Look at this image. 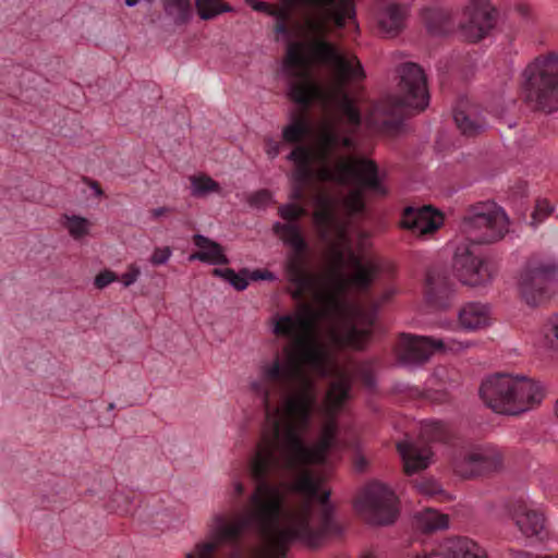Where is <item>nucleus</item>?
I'll return each mask as SVG.
<instances>
[{
	"mask_svg": "<svg viewBox=\"0 0 558 558\" xmlns=\"http://www.w3.org/2000/svg\"><path fill=\"white\" fill-rule=\"evenodd\" d=\"M279 216L287 221H295L306 214V210L296 204H286L278 209Z\"/></svg>",
	"mask_w": 558,
	"mask_h": 558,
	"instance_id": "09e8293b",
	"label": "nucleus"
},
{
	"mask_svg": "<svg viewBox=\"0 0 558 558\" xmlns=\"http://www.w3.org/2000/svg\"><path fill=\"white\" fill-rule=\"evenodd\" d=\"M61 225L68 230L69 234L75 241H82L85 236H87L93 227L90 220L77 215L68 214H64L61 217Z\"/></svg>",
	"mask_w": 558,
	"mask_h": 558,
	"instance_id": "e433bc0d",
	"label": "nucleus"
},
{
	"mask_svg": "<svg viewBox=\"0 0 558 558\" xmlns=\"http://www.w3.org/2000/svg\"><path fill=\"white\" fill-rule=\"evenodd\" d=\"M558 267L551 263L531 259L519 280L522 298L531 306H537L549 298V289Z\"/></svg>",
	"mask_w": 558,
	"mask_h": 558,
	"instance_id": "4468645a",
	"label": "nucleus"
},
{
	"mask_svg": "<svg viewBox=\"0 0 558 558\" xmlns=\"http://www.w3.org/2000/svg\"><path fill=\"white\" fill-rule=\"evenodd\" d=\"M347 241V235L339 240L336 233H331L330 240L325 241L328 244L327 257L329 260L328 279L332 282L333 289L331 290H319L314 293V300L319 304L315 311H322L324 308V302L319 299L320 295L331 294L337 300L339 308L336 313L329 316L322 317L323 319L335 320L341 317L347 307V303L341 299L340 294L345 290V281L341 275V269L345 265V254L342 250V244Z\"/></svg>",
	"mask_w": 558,
	"mask_h": 558,
	"instance_id": "2eb2a0df",
	"label": "nucleus"
},
{
	"mask_svg": "<svg viewBox=\"0 0 558 558\" xmlns=\"http://www.w3.org/2000/svg\"><path fill=\"white\" fill-rule=\"evenodd\" d=\"M276 232L282 233V240L289 244L294 252L304 253L307 244L302 236L299 227L291 223H276L274 227Z\"/></svg>",
	"mask_w": 558,
	"mask_h": 558,
	"instance_id": "58836bf2",
	"label": "nucleus"
},
{
	"mask_svg": "<svg viewBox=\"0 0 558 558\" xmlns=\"http://www.w3.org/2000/svg\"><path fill=\"white\" fill-rule=\"evenodd\" d=\"M313 141L318 146L322 157L326 156L331 165L337 158H353L352 156H342L339 154L341 147L351 148L353 146L352 138L342 136L329 124L322 125L314 134Z\"/></svg>",
	"mask_w": 558,
	"mask_h": 558,
	"instance_id": "5701e85b",
	"label": "nucleus"
},
{
	"mask_svg": "<svg viewBox=\"0 0 558 558\" xmlns=\"http://www.w3.org/2000/svg\"><path fill=\"white\" fill-rule=\"evenodd\" d=\"M420 493L427 496H435L442 493L440 485L433 480L422 481L416 485Z\"/></svg>",
	"mask_w": 558,
	"mask_h": 558,
	"instance_id": "8fccbe9b",
	"label": "nucleus"
},
{
	"mask_svg": "<svg viewBox=\"0 0 558 558\" xmlns=\"http://www.w3.org/2000/svg\"><path fill=\"white\" fill-rule=\"evenodd\" d=\"M271 199V194L267 190H260L256 193H254L248 202L252 206L260 207L266 206Z\"/></svg>",
	"mask_w": 558,
	"mask_h": 558,
	"instance_id": "5fc2aeb1",
	"label": "nucleus"
},
{
	"mask_svg": "<svg viewBox=\"0 0 558 558\" xmlns=\"http://www.w3.org/2000/svg\"><path fill=\"white\" fill-rule=\"evenodd\" d=\"M351 379L347 375H340L332 380L325 398L326 411L329 415L337 413L349 399Z\"/></svg>",
	"mask_w": 558,
	"mask_h": 558,
	"instance_id": "c756f323",
	"label": "nucleus"
},
{
	"mask_svg": "<svg viewBox=\"0 0 558 558\" xmlns=\"http://www.w3.org/2000/svg\"><path fill=\"white\" fill-rule=\"evenodd\" d=\"M305 47L308 49L310 58H306L310 62L331 64L338 53L335 45L325 39H313L307 46L304 45V48Z\"/></svg>",
	"mask_w": 558,
	"mask_h": 558,
	"instance_id": "72a5a7b5",
	"label": "nucleus"
},
{
	"mask_svg": "<svg viewBox=\"0 0 558 558\" xmlns=\"http://www.w3.org/2000/svg\"><path fill=\"white\" fill-rule=\"evenodd\" d=\"M442 558H484L483 549L468 537H449L438 547Z\"/></svg>",
	"mask_w": 558,
	"mask_h": 558,
	"instance_id": "a878e982",
	"label": "nucleus"
},
{
	"mask_svg": "<svg viewBox=\"0 0 558 558\" xmlns=\"http://www.w3.org/2000/svg\"><path fill=\"white\" fill-rule=\"evenodd\" d=\"M255 487L248 497L244 512L234 521L227 522L221 515L216 517L213 539L196 547V557L187 554L185 558H213V553L222 544H235L250 526L264 538L263 551L256 558H286L295 537H304L313 544L302 527L281 529L283 496L280 487L270 481L254 480Z\"/></svg>",
	"mask_w": 558,
	"mask_h": 558,
	"instance_id": "f03ea898",
	"label": "nucleus"
},
{
	"mask_svg": "<svg viewBox=\"0 0 558 558\" xmlns=\"http://www.w3.org/2000/svg\"><path fill=\"white\" fill-rule=\"evenodd\" d=\"M539 344L546 350L558 351V314L550 316L543 325Z\"/></svg>",
	"mask_w": 558,
	"mask_h": 558,
	"instance_id": "a19ab883",
	"label": "nucleus"
},
{
	"mask_svg": "<svg viewBox=\"0 0 558 558\" xmlns=\"http://www.w3.org/2000/svg\"><path fill=\"white\" fill-rule=\"evenodd\" d=\"M278 151H279L278 144L270 142L269 148L267 149L268 155L274 158L275 156H277Z\"/></svg>",
	"mask_w": 558,
	"mask_h": 558,
	"instance_id": "774afa93",
	"label": "nucleus"
},
{
	"mask_svg": "<svg viewBox=\"0 0 558 558\" xmlns=\"http://www.w3.org/2000/svg\"><path fill=\"white\" fill-rule=\"evenodd\" d=\"M95 286L98 289H104L105 288V270L99 271L98 275L96 276V278H95Z\"/></svg>",
	"mask_w": 558,
	"mask_h": 558,
	"instance_id": "69168bd1",
	"label": "nucleus"
},
{
	"mask_svg": "<svg viewBox=\"0 0 558 558\" xmlns=\"http://www.w3.org/2000/svg\"><path fill=\"white\" fill-rule=\"evenodd\" d=\"M192 195L196 197L205 196L209 193H219L220 185L214 179L206 174L192 177Z\"/></svg>",
	"mask_w": 558,
	"mask_h": 558,
	"instance_id": "37998d69",
	"label": "nucleus"
},
{
	"mask_svg": "<svg viewBox=\"0 0 558 558\" xmlns=\"http://www.w3.org/2000/svg\"><path fill=\"white\" fill-rule=\"evenodd\" d=\"M246 3L255 11L263 12L268 15L271 11L272 4L260 0H246Z\"/></svg>",
	"mask_w": 558,
	"mask_h": 558,
	"instance_id": "bf43d9fd",
	"label": "nucleus"
},
{
	"mask_svg": "<svg viewBox=\"0 0 558 558\" xmlns=\"http://www.w3.org/2000/svg\"><path fill=\"white\" fill-rule=\"evenodd\" d=\"M295 165V181L307 184L312 179L338 185L356 184L383 195L386 190L378 178V167L367 158H337L331 165L312 140L311 145H298L288 156Z\"/></svg>",
	"mask_w": 558,
	"mask_h": 558,
	"instance_id": "7ed1b4c3",
	"label": "nucleus"
},
{
	"mask_svg": "<svg viewBox=\"0 0 558 558\" xmlns=\"http://www.w3.org/2000/svg\"><path fill=\"white\" fill-rule=\"evenodd\" d=\"M460 227L468 242L486 245L506 236L509 219L494 201L476 202L464 209Z\"/></svg>",
	"mask_w": 558,
	"mask_h": 558,
	"instance_id": "9d476101",
	"label": "nucleus"
},
{
	"mask_svg": "<svg viewBox=\"0 0 558 558\" xmlns=\"http://www.w3.org/2000/svg\"><path fill=\"white\" fill-rule=\"evenodd\" d=\"M379 268L377 264L368 259L364 262V265L357 268L349 278L344 279L345 288L348 286H352L359 290H367L374 279Z\"/></svg>",
	"mask_w": 558,
	"mask_h": 558,
	"instance_id": "f704fd0d",
	"label": "nucleus"
},
{
	"mask_svg": "<svg viewBox=\"0 0 558 558\" xmlns=\"http://www.w3.org/2000/svg\"><path fill=\"white\" fill-rule=\"evenodd\" d=\"M347 310L348 306L341 317L335 320L327 319L332 323L329 339L338 348L361 350L372 333L371 327L375 323V313L363 308H354L352 319H345Z\"/></svg>",
	"mask_w": 558,
	"mask_h": 558,
	"instance_id": "f8f14e48",
	"label": "nucleus"
},
{
	"mask_svg": "<svg viewBox=\"0 0 558 558\" xmlns=\"http://www.w3.org/2000/svg\"><path fill=\"white\" fill-rule=\"evenodd\" d=\"M336 432H337L336 422L333 420H329L323 425L320 437L333 442Z\"/></svg>",
	"mask_w": 558,
	"mask_h": 558,
	"instance_id": "13d9d810",
	"label": "nucleus"
},
{
	"mask_svg": "<svg viewBox=\"0 0 558 558\" xmlns=\"http://www.w3.org/2000/svg\"><path fill=\"white\" fill-rule=\"evenodd\" d=\"M324 302L322 311H315L310 303H301L293 315L279 316L274 326V333L290 338L291 342L284 348L286 361L280 365L276 360L266 368L265 376L271 381L283 378L298 383L295 392L286 401L288 416L301 426L310 423L313 408L316 403V392L313 381L306 376L305 367L319 374H325L329 363V352L316 335L317 325L322 317L336 313L339 308L337 300L331 294L320 295Z\"/></svg>",
	"mask_w": 558,
	"mask_h": 558,
	"instance_id": "f257e3e1",
	"label": "nucleus"
},
{
	"mask_svg": "<svg viewBox=\"0 0 558 558\" xmlns=\"http://www.w3.org/2000/svg\"><path fill=\"white\" fill-rule=\"evenodd\" d=\"M396 504L395 493L387 485L374 482L366 486L356 507L371 524L388 525L397 520Z\"/></svg>",
	"mask_w": 558,
	"mask_h": 558,
	"instance_id": "ddd939ff",
	"label": "nucleus"
},
{
	"mask_svg": "<svg viewBox=\"0 0 558 558\" xmlns=\"http://www.w3.org/2000/svg\"><path fill=\"white\" fill-rule=\"evenodd\" d=\"M398 95L381 99L376 112L383 117L381 124L388 129L400 126L404 111L414 109L423 111L429 104L427 78L424 70L414 62H405L398 68Z\"/></svg>",
	"mask_w": 558,
	"mask_h": 558,
	"instance_id": "6e6552de",
	"label": "nucleus"
},
{
	"mask_svg": "<svg viewBox=\"0 0 558 558\" xmlns=\"http://www.w3.org/2000/svg\"><path fill=\"white\" fill-rule=\"evenodd\" d=\"M280 7L272 4L271 11L268 12V15L276 17V20L280 22H290L293 16V10L299 3H287L286 0H280Z\"/></svg>",
	"mask_w": 558,
	"mask_h": 558,
	"instance_id": "49530a36",
	"label": "nucleus"
},
{
	"mask_svg": "<svg viewBox=\"0 0 558 558\" xmlns=\"http://www.w3.org/2000/svg\"><path fill=\"white\" fill-rule=\"evenodd\" d=\"M289 424L281 432L279 422H275L271 430L264 433L250 462V474L253 480L269 481L281 471H294L308 464H322L327 452L316 447H306L298 427L306 426Z\"/></svg>",
	"mask_w": 558,
	"mask_h": 558,
	"instance_id": "20e7f679",
	"label": "nucleus"
},
{
	"mask_svg": "<svg viewBox=\"0 0 558 558\" xmlns=\"http://www.w3.org/2000/svg\"><path fill=\"white\" fill-rule=\"evenodd\" d=\"M247 276L248 269H241L239 274L235 272V278L231 279V286L238 291H243L248 284Z\"/></svg>",
	"mask_w": 558,
	"mask_h": 558,
	"instance_id": "6e6d98bb",
	"label": "nucleus"
},
{
	"mask_svg": "<svg viewBox=\"0 0 558 558\" xmlns=\"http://www.w3.org/2000/svg\"><path fill=\"white\" fill-rule=\"evenodd\" d=\"M197 13L202 20H210L215 16L232 11V8L222 0H195Z\"/></svg>",
	"mask_w": 558,
	"mask_h": 558,
	"instance_id": "79ce46f5",
	"label": "nucleus"
},
{
	"mask_svg": "<svg viewBox=\"0 0 558 558\" xmlns=\"http://www.w3.org/2000/svg\"><path fill=\"white\" fill-rule=\"evenodd\" d=\"M166 14L173 15L175 25L186 24L192 16L190 0H162Z\"/></svg>",
	"mask_w": 558,
	"mask_h": 558,
	"instance_id": "4c0bfd02",
	"label": "nucleus"
},
{
	"mask_svg": "<svg viewBox=\"0 0 558 558\" xmlns=\"http://www.w3.org/2000/svg\"><path fill=\"white\" fill-rule=\"evenodd\" d=\"M138 276L140 269L136 266L131 265L126 272H124L119 280L123 283L124 287H129L136 281Z\"/></svg>",
	"mask_w": 558,
	"mask_h": 558,
	"instance_id": "4d7b16f0",
	"label": "nucleus"
},
{
	"mask_svg": "<svg viewBox=\"0 0 558 558\" xmlns=\"http://www.w3.org/2000/svg\"><path fill=\"white\" fill-rule=\"evenodd\" d=\"M428 432L432 434V439L435 441H445L447 439L446 425L441 422H433L428 426Z\"/></svg>",
	"mask_w": 558,
	"mask_h": 558,
	"instance_id": "3c124183",
	"label": "nucleus"
},
{
	"mask_svg": "<svg viewBox=\"0 0 558 558\" xmlns=\"http://www.w3.org/2000/svg\"><path fill=\"white\" fill-rule=\"evenodd\" d=\"M407 8L393 0H384L379 5L378 26L388 37L397 36L404 27Z\"/></svg>",
	"mask_w": 558,
	"mask_h": 558,
	"instance_id": "b1692460",
	"label": "nucleus"
},
{
	"mask_svg": "<svg viewBox=\"0 0 558 558\" xmlns=\"http://www.w3.org/2000/svg\"><path fill=\"white\" fill-rule=\"evenodd\" d=\"M284 64L288 68L300 69L295 73L298 78L290 84V97L304 109H307L314 100L323 105L331 104L349 81L365 78L364 69L356 56L345 58L338 52L331 63L336 69V82L332 86H323L312 78L307 70L310 61L304 54V45L300 41L289 44Z\"/></svg>",
	"mask_w": 558,
	"mask_h": 558,
	"instance_id": "423d86ee",
	"label": "nucleus"
},
{
	"mask_svg": "<svg viewBox=\"0 0 558 558\" xmlns=\"http://www.w3.org/2000/svg\"><path fill=\"white\" fill-rule=\"evenodd\" d=\"M315 209L313 222L322 241L330 240L331 233H336L339 240L345 236V225L337 216V201L325 191H318L314 195Z\"/></svg>",
	"mask_w": 558,
	"mask_h": 558,
	"instance_id": "6ab92c4d",
	"label": "nucleus"
},
{
	"mask_svg": "<svg viewBox=\"0 0 558 558\" xmlns=\"http://www.w3.org/2000/svg\"><path fill=\"white\" fill-rule=\"evenodd\" d=\"M464 20L460 31L469 43H477L485 38L495 27L497 10L487 0H472L464 9Z\"/></svg>",
	"mask_w": 558,
	"mask_h": 558,
	"instance_id": "f3484780",
	"label": "nucleus"
},
{
	"mask_svg": "<svg viewBox=\"0 0 558 558\" xmlns=\"http://www.w3.org/2000/svg\"><path fill=\"white\" fill-rule=\"evenodd\" d=\"M553 211L554 207L549 204L547 199H538L532 214V223H541L545 218L549 217L553 214Z\"/></svg>",
	"mask_w": 558,
	"mask_h": 558,
	"instance_id": "de8ad7c7",
	"label": "nucleus"
},
{
	"mask_svg": "<svg viewBox=\"0 0 558 558\" xmlns=\"http://www.w3.org/2000/svg\"><path fill=\"white\" fill-rule=\"evenodd\" d=\"M303 197H304V192H303L302 185L300 184V186H296L293 189V191L290 195V198L292 201H301V199H303Z\"/></svg>",
	"mask_w": 558,
	"mask_h": 558,
	"instance_id": "e2e57ef3",
	"label": "nucleus"
},
{
	"mask_svg": "<svg viewBox=\"0 0 558 558\" xmlns=\"http://www.w3.org/2000/svg\"><path fill=\"white\" fill-rule=\"evenodd\" d=\"M422 16L428 32L434 35L445 34L452 26L451 13L445 9H425L422 12Z\"/></svg>",
	"mask_w": 558,
	"mask_h": 558,
	"instance_id": "2f4dec72",
	"label": "nucleus"
},
{
	"mask_svg": "<svg viewBox=\"0 0 558 558\" xmlns=\"http://www.w3.org/2000/svg\"><path fill=\"white\" fill-rule=\"evenodd\" d=\"M524 100L535 112L558 110V54L539 56L523 73Z\"/></svg>",
	"mask_w": 558,
	"mask_h": 558,
	"instance_id": "1a4fd4ad",
	"label": "nucleus"
},
{
	"mask_svg": "<svg viewBox=\"0 0 558 558\" xmlns=\"http://www.w3.org/2000/svg\"><path fill=\"white\" fill-rule=\"evenodd\" d=\"M288 280L295 286L292 299L301 300L308 291H318L319 276L307 270L303 253L294 252L287 262Z\"/></svg>",
	"mask_w": 558,
	"mask_h": 558,
	"instance_id": "412c9836",
	"label": "nucleus"
},
{
	"mask_svg": "<svg viewBox=\"0 0 558 558\" xmlns=\"http://www.w3.org/2000/svg\"><path fill=\"white\" fill-rule=\"evenodd\" d=\"M452 286L446 270L438 268L428 270L425 292L427 302L437 307H445L452 293Z\"/></svg>",
	"mask_w": 558,
	"mask_h": 558,
	"instance_id": "393cba45",
	"label": "nucleus"
},
{
	"mask_svg": "<svg viewBox=\"0 0 558 558\" xmlns=\"http://www.w3.org/2000/svg\"><path fill=\"white\" fill-rule=\"evenodd\" d=\"M444 221L442 215L430 205L421 208L405 207L402 215L401 227L427 234L436 231Z\"/></svg>",
	"mask_w": 558,
	"mask_h": 558,
	"instance_id": "4be33fe9",
	"label": "nucleus"
},
{
	"mask_svg": "<svg viewBox=\"0 0 558 558\" xmlns=\"http://www.w3.org/2000/svg\"><path fill=\"white\" fill-rule=\"evenodd\" d=\"M345 262L348 265H350L354 270L360 268L364 265L361 257L356 255L353 251H349L348 255L345 256Z\"/></svg>",
	"mask_w": 558,
	"mask_h": 558,
	"instance_id": "680f3d73",
	"label": "nucleus"
},
{
	"mask_svg": "<svg viewBox=\"0 0 558 558\" xmlns=\"http://www.w3.org/2000/svg\"><path fill=\"white\" fill-rule=\"evenodd\" d=\"M453 468L462 478L487 477L504 469V457L496 449H481L456 461Z\"/></svg>",
	"mask_w": 558,
	"mask_h": 558,
	"instance_id": "a211bd4d",
	"label": "nucleus"
},
{
	"mask_svg": "<svg viewBox=\"0 0 558 558\" xmlns=\"http://www.w3.org/2000/svg\"><path fill=\"white\" fill-rule=\"evenodd\" d=\"M418 529L423 533H433L437 530H444L448 527L449 517L444 513H439L436 510L427 509L421 512L416 517Z\"/></svg>",
	"mask_w": 558,
	"mask_h": 558,
	"instance_id": "c9c22d12",
	"label": "nucleus"
},
{
	"mask_svg": "<svg viewBox=\"0 0 558 558\" xmlns=\"http://www.w3.org/2000/svg\"><path fill=\"white\" fill-rule=\"evenodd\" d=\"M331 102H337L339 110L345 116L350 124L359 125L361 123L359 109L354 107L351 98L343 90Z\"/></svg>",
	"mask_w": 558,
	"mask_h": 558,
	"instance_id": "c03bdc74",
	"label": "nucleus"
},
{
	"mask_svg": "<svg viewBox=\"0 0 558 558\" xmlns=\"http://www.w3.org/2000/svg\"><path fill=\"white\" fill-rule=\"evenodd\" d=\"M397 450L403 460L404 472L408 475L425 470L429 464L430 452L427 449L422 450L412 444L399 442Z\"/></svg>",
	"mask_w": 558,
	"mask_h": 558,
	"instance_id": "c85d7f7f",
	"label": "nucleus"
},
{
	"mask_svg": "<svg viewBox=\"0 0 558 558\" xmlns=\"http://www.w3.org/2000/svg\"><path fill=\"white\" fill-rule=\"evenodd\" d=\"M310 132L311 128L307 118L304 114H299L294 117L292 123L283 129L282 137L288 143H299Z\"/></svg>",
	"mask_w": 558,
	"mask_h": 558,
	"instance_id": "ea45409f",
	"label": "nucleus"
},
{
	"mask_svg": "<svg viewBox=\"0 0 558 558\" xmlns=\"http://www.w3.org/2000/svg\"><path fill=\"white\" fill-rule=\"evenodd\" d=\"M544 515L534 510L524 509L515 517V524L526 537L541 535L544 531Z\"/></svg>",
	"mask_w": 558,
	"mask_h": 558,
	"instance_id": "473e14b6",
	"label": "nucleus"
},
{
	"mask_svg": "<svg viewBox=\"0 0 558 558\" xmlns=\"http://www.w3.org/2000/svg\"><path fill=\"white\" fill-rule=\"evenodd\" d=\"M333 442L327 440V439H324L322 437H319V439L317 440V442L315 444L316 447L323 449L324 451L328 452V450L331 448Z\"/></svg>",
	"mask_w": 558,
	"mask_h": 558,
	"instance_id": "0e129e2a",
	"label": "nucleus"
},
{
	"mask_svg": "<svg viewBox=\"0 0 558 558\" xmlns=\"http://www.w3.org/2000/svg\"><path fill=\"white\" fill-rule=\"evenodd\" d=\"M272 484L280 487L283 496L281 519H284L286 526L282 529L294 527L296 526L295 521H300L308 538H314L313 544L304 537H295V541L304 543L307 547L316 548L320 546L326 535L341 533V529L332 520V512L327 507L316 508L314 506L313 499L318 495L319 484L308 472L301 474L292 483Z\"/></svg>",
	"mask_w": 558,
	"mask_h": 558,
	"instance_id": "39448f33",
	"label": "nucleus"
},
{
	"mask_svg": "<svg viewBox=\"0 0 558 558\" xmlns=\"http://www.w3.org/2000/svg\"><path fill=\"white\" fill-rule=\"evenodd\" d=\"M82 191L87 194V197H98L102 194L100 185L92 180L84 178L82 180Z\"/></svg>",
	"mask_w": 558,
	"mask_h": 558,
	"instance_id": "864d4df0",
	"label": "nucleus"
},
{
	"mask_svg": "<svg viewBox=\"0 0 558 558\" xmlns=\"http://www.w3.org/2000/svg\"><path fill=\"white\" fill-rule=\"evenodd\" d=\"M288 23L289 22H280V21H277L276 23V32L277 33H281V34H287L289 28H288Z\"/></svg>",
	"mask_w": 558,
	"mask_h": 558,
	"instance_id": "338daca9",
	"label": "nucleus"
},
{
	"mask_svg": "<svg viewBox=\"0 0 558 558\" xmlns=\"http://www.w3.org/2000/svg\"><path fill=\"white\" fill-rule=\"evenodd\" d=\"M459 323L469 330L486 327L489 323V310L482 303H468L459 311Z\"/></svg>",
	"mask_w": 558,
	"mask_h": 558,
	"instance_id": "7c9ffc66",
	"label": "nucleus"
},
{
	"mask_svg": "<svg viewBox=\"0 0 558 558\" xmlns=\"http://www.w3.org/2000/svg\"><path fill=\"white\" fill-rule=\"evenodd\" d=\"M247 278H250L253 281H257V280H272L275 278V276L269 270L256 269V270H254L252 272L248 271Z\"/></svg>",
	"mask_w": 558,
	"mask_h": 558,
	"instance_id": "052dcab7",
	"label": "nucleus"
},
{
	"mask_svg": "<svg viewBox=\"0 0 558 558\" xmlns=\"http://www.w3.org/2000/svg\"><path fill=\"white\" fill-rule=\"evenodd\" d=\"M453 119L463 135L475 136L484 131L485 122L474 106L460 101L453 111Z\"/></svg>",
	"mask_w": 558,
	"mask_h": 558,
	"instance_id": "cd10ccee",
	"label": "nucleus"
},
{
	"mask_svg": "<svg viewBox=\"0 0 558 558\" xmlns=\"http://www.w3.org/2000/svg\"><path fill=\"white\" fill-rule=\"evenodd\" d=\"M193 243L199 248L189 256V260H199L210 265H227L229 259L223 252V247L216 241L209 238L195 234L193 235Z\"/></svg>",
	"mask_w": 558,
	"mask_h": 558,
	"instance_id": "bb28decb",
	"label": "nucleus"
},
{
	"mask_svg": "<svg viewBox=\"0 0 558 558\" xmlns=\"http://www.w3.org/2000/svg\"><path fill=\"white\" fill-rule=\"evenodd\" d=\"M444 347L441 340L428 337L402 335L397 349L398 359L408 364H421L426 362L436 349Z\"/></svg>",
	"mask_w": 558,
	"mask_h": 558,
	"instance_id": "aec40b11",
	"label": "nucleus"
},
{
	"mask_svg": "<svg viewBox=\"0 0 558 558\" xmlns=\"http://www.w3.org/2000/svg\"><path fill=\"white\" fill-rule=\"evenodd\" d=\"M480 396L494 412L519 415L539 405L545 391L527 377L497 374L481 385Z\"/></svg>",
	"mask_w": 558,
	"mask_h": 558,
	"instance_id": "0eeeda50",
	"label": "nucleus"
},
{
	"mask_svg": "<svg viewBox=\"0 0 558 558\" xmlns=\"http://www.w3.org/2000/svg\"><path fill=\"white\" fill-rule=\"evenodd\" d=\"M343 205L350 216L361 214L365 207L362 191L360 189L350 191Z\"/></svg>",
	"mask_w": 558,
	"mask_h": 558,
	"instance_id": "a18cd8bd",
	"label": "nucleus"
},
{
	"mask_svg": "<svg viewBox=\"0 0 558 558\" xmlns=\"http://www.w3.org/2000/svg\"><path fill=\"white\" fill-rule=\"evenodd\" d=\"M170 255H171V250L169 246L157 247V248H155V251L150 257V263L156 266L166 264L167 260L169 259Z\"/></svg>",
	"mask_w": 558,
	"mask_h": 558,
	"instance_id": "603ef678",
	"label": "nucleus"
},
{
	"mask_svg": "<svg viewBox=\"0 0 558 558\" xmlns=\"http://www.w3.org/2000/svg\"><path fill=\"white\" fill-rule=\"evenodd\" d=\"M470 242L457 246L452 268L456 277L466 286L477 287L488 283L494 276L489 263L475 255Z\"/></svg>",
	"mask_w": 558,
	"mask_h": 558,
	"instance_id": "dca6fc26",
	"label": "nucleus"
},
{
	"mask_svg": "<svg viewBox=\"0 0 558 558\" xmlns=\"http://www.w3.org/2000/svg\"><path fill=\"white\" fill-rule=\"evenodd\" d=\"M322 10L318 17L307 16L304 20L305 29L314 36L327 33V22H332L337 28H343L348 22L355 21V0H286Z\"/></svg>",
	"mask_w": 558,
	"mask_h": 558,
	"instance_id": "9b49d317",
	"label": "nucleus"
}]
</instances>
